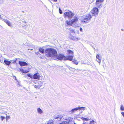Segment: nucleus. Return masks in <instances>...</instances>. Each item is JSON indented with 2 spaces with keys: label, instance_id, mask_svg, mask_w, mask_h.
Wrapping results in <instances>:
<instances>
[{
  "label": "nucleus",
  "instance_id": "nucleus-28",
  "mask_svg": "<svg viewBox=\"0 0 124 124\" xmlns=\"http://www.w3.org/2000/svg\"><path fill=\"white\" fill-rule=\"evenodd\" d=\"M59 12L60 14H62V10H61L60 8H59Z\"/></svg>",
  "mask_w": 124,
  "mask_h": 124
},
{
  "label": "nucleus",
  "instance_id": "nucleus-27",
  "mask_svg": "<svg viewBox=\"0 0 124 124\" xmlns=\"http://www.w3.org/2000/svg\"><path fill=\"white\" fill-rule=\"evenodd\" d=\"M0 117L2 121L5 118V117L3 116H1Z\"/></svg>",
  "mask_w": 124,
  "mask_h": 124
},
{
  "label": "nucleus",
  "instance_id": "nucleus-35",
  "mask_svg": "<svg viewBox=\"0 0 124 124\" xmlns=\"http://www.w3.org/2000/svg\"><path fill=\"white\" fill-rule=\"evenodd\" d=\"M1 16L0 15V18H1Z\"/></svg>",
  "mask_w": 124,
  "mask_h": 124
},
{
  "label": "nucleus",
  "instance_id": "nucleus-22",
  "mask_svg": "<svg viewBox=\"0 0 124 124\" xmlns=\"http://www.w3.org/2000/svg\"><path fill=\"white\" fill-rule=\"evenodd\" d=\"M89 124H95V122L93 120L90 121Z\"/></svg>",
  "mask_w": 124,
  "mask_h": 124
},
{
  "label": "nucleus",
  "instance_id": "nucleus-21",
  "mask_svg": "<svg viewBox=\"0 0 124 124\" xmlns=\"http://www.w3.org/2000/svg\"><path fill=\"white\" fill-rule=\"evenodd\" d=\"M27 75L30 78H31L32 79L33 75L29 73L28 74H27Z\"/></svg>",
  "mask_w": 124,
  "mask_h": 124
},
{
  "label": "nucleus",
  "instance_id": "nucleus-30",
  "mask_svg": "<svg viewBox=\"0 0 124 124\" xmlns=\"http://www.w3.org/2000/svg\"><path fill=\"white\" fill-rule=\"evenodd\" d=\"M121 114L124 117V112H122L121 113Z\"/></svg>",
  "mask_w": 124,
  "mask_h": 124
},
{
  "label": "nucleus",
  "instance_id": "nucleus-20",
  "mask_svg": "<svg viewBox=\"0 0 124 124\" xmlns=\"http://www.w3.org/2000/svg\"><path fill=\"white\" fill-rule=\"evenodd\" d=\"M20 70L22 72L24 73H26L28 72V71L24 70L23 69H21Z\"/></svg>",
  "mask_w": 124,
  "mask_h": 124
},
{
  "label": "nucleus",
  "instance_id": "nucleus-15",
  "mask_svg": "<svg viewBox=\"0 0 124 124\" xmlns=\"http://www.w3.org/2000/svg\"><path fill=\"white\" fill-rule=\"evenodd\" d=\"M39 51L42 54H44L45 52L44 49L42 48H40L39 49Z\"/></svg>",
  "mask_w": 124,
  "mask_h": 124
},
{
  "label": "nucleus",
  "instance_id": "nucleus-13",
  "mask_svg": "<svg viewBox=\"0 0 124 124\" xmlns=\"http://www.w3.org/2000/svg\"><path fill=\"white\" fill-rule=\"evenodd\" d=\"M4 62L5 64L7 66H9L11 63V62L10 61L5 59L4 60Z\"/></svg>",
  "mask_w": 124,
  "mask_h": 124
},
{
  "label": "nucleus",
  "instance_id": "nucleus-5",
  "mask_svg": "<svg viewBox=\"0 0 124 124\" xmlns=\"http://www.w3.org/2000/svg\"><path fill=\"white\" fill-rule=\"evenodd\" d=\"M92 13V16H96L97 15L98 13V9L96 7L93 8L91 11Z\"/></svg>",
  "mask_w": 124,
  "mask_h": 124
},
{
  "label": "nucleus",
  "instance_id": "nucleus-31",
  "mask_svg": "<svg viewBox=\"0 0 124 124\" xmlns=\"http://www.w3.org/2000/svg\"><path fill=\"white\" fill-rule=\"evenodd\" d=\"M80 31H82L83 30L81 28H80Z\"/></svg>",
  "mask_w": 124,
  "mask_h": 124
},
{
  "label": "nucleus",
  "instance_id": "nucleus-25",
  "mask_svg": "<svg viewBox=\"0 0 124 124\" xmlns=\"http://www.w3.org/2000/svg\"><path fill=\"white\" fill-rule=\"evenodd\" d=\"M10 117L9 116H7L6 117V121L7 120L9 119H10Z\"/></svg>",
  "mask_w": 124,
  "mask_h": 124
},
{
  "label": "nucleus",
  "instance_id": "nucleus-18",
  "mask_svg": "<svg viewBox=\"0 0 124 124\" xmlns=\"http://www.w3.org/2000/svg\"><path fill=\"white\" fill-rule=\"evenodd\" d=\"M37 111L38 113L41 114L42 113V111L40 108H37Z\"/></svg>",
  "mask_w": 124,
  "mask_h": 124
},
{
  "label": "nucleus",
  "instance_id": "nucleus-16",
  "mask_svg": "<svg viewBox=\"0 0 124 124\" xmlns=\"http://www.w3.org/2000/svg\"><path fill=\"white\" fill-rule=\"evenodd\" d=\"M62 118L61 116L59 115L55 117L54 118L55 119H58L59 120H61Z\"/></svg>",
  "mask_w": 124,
  "mask_h": 124
},
{
  "label": "nucleus",
  "instance_id": "nucleus-33",
  "mask_svg": "<svg viewBox=\"0 0 124 124\" xmlns=\"http://www.w3.org/2000/svg\"><path fill=\"white\" fill-rule=\"evenodd\" d=\"M54 1L56 2L57 1V0H53Z\"/></svg>",
  "mask_w": 124,
  "mask_h": 124
},
{
  "label": "nucleus",
  "instance_id": "nucleus-26",
  "mask_svg": "<svg viewBox=\"0 0 124 124\" xmlns=\"http://www.w3.org/2000/svg\"><path fill=\"white\" fill-rule=\"evenodd\" d=\"M48 124H53L52 121H49L48 123Z\"/></svg>",
  "mask_w": 124,
  "mask_h": 124
},
{
  "label": "nucleus",
  "instance_id": "nucleus-4",
  "mask_svg": "<svg viewBox=\"0 0 124 124\" xmlns=\"http://www.w3.org/2000/svg\"><path fill=\"white\" fill-rule=\"evenodd\" d=\"M74 14L70 11H68L65 12L64 14V16L65 18H72L74 16Z\"/></svg>",
  "mask_w": 124,
  "mask_h": 124
},
{
  "label": "nucleus",
  "instance_id": "nucleus-34",
  "mask_svg": "<svg viewBox=\"0 0 124 124\" xmlns=\"http://www.w3.org/2000/svg\"><path fill=\"white\" fill-rule=\"evenodd\" d=\"M76 40H78V38H76Z\"/></svg>",
  "mask_w": 124,
  "mask_h": 124
},
{
  "label": "nucleus",
  "instance_id": "nucleus-8",
  "mask_svg": "<svg viewBox=\"0 0 124 124\" xmlns=\"http://www.w3.org/2000/svg\"><path fill=\"white\" fill-rule=\"evenodd\" d=\"M40 76L39 74L38 73H35L33 76L32 79L39 80L40 78Z\"/></svg>",
  "mask_w": 124,
  "mask_h": 124
},
{
  "label": "nucleus",
  "instance_id": "nucleus-1",
  "mask_svg": "<svg viewBox=\"0 0 124 124\" xmlns=\"http://www.w3.org/2000/svg\"><path fill=\"white\" fill-rule=\"evenodd\" d=\"M46 56L47 57H56V58L60 60H61L64 58V55L61 54L57 55V52L54 49L52 48L46 49L45 51Z\"/></svg>",
  "mask_w": 124,
  "mask_h": 124
},
{
  "label": "nucleus",
  "instance_id": "nucleus-2",
  "mask_svg": "<svg viewBox=\"0 0 124 124\" xmlns=\"http://www.w3.org/2000/svg\"><path fill=\"white\" fill-rule=\"evenodd\" d=\"M79 18L78 16H74L72 20L71 21H66V23L68 25L70 26H73L74 27H76L78 26V22Z\"/></svg>",
  "mask_w": 124,
  "mask_h": 124
},
{
  "label": "nucleus",
  "instance_id": "nucleus-9",
  "mask_svg": "<svg viewBox=\"0 0 124 124\" xmlns=\"http://www.w3.org/2000/svg\"><path fill=\"white\" fill-rule=\"evenodd\" d=\"M18 63L21 66H27L28 65L27 63L25 62L19 61Z\"/></svg>",
  "mask_w": 124,
  "mask_h": 124
},
{
  "label": "nucleus",
  "instance_id": "nucleus-32",
  "mask_svg": "<svg viewBox=\"0 0 124 124\" xmlns=\"http://www.w3.org/2000/svg\"><path fill=\"white\" fill-rule=\"evenodd\" d=\"M34 87H35L36 88H37V85H35V86H34Z\"/></svg>",
  "mask_w": 124,
  "mask_h": 124
},
{
  "label": "nucleus",
  "instance_id": "nucleus-3",
  "mask_svg": "<svg viewBox=\"0 0 124 124\" xmlns=\"http://www.w3.org/2000/svg\"><path fill=\"white\" fill-rule=\"evenodd\" d=\"M83 18L82 20L81 21V22L88 23L90 21L92 17L91 15L89 14L85 15L83 16Z\"/></svg>",
  "mask_w": 124,
  "mask_h": 124
},
{
  "label": "nucleus",
  "instance_id": "nucleus-29",
  "mask_svg": "<svg viewBox=\"0 0 124 124\" xmlns=\"http://www.w3.org/2000/svg\"><path fill=\"white\" fill-rule=\"evenodd\" d=\"M70 31H71V32H73V33H74V31L73 30H70Z\"/></svg>",
  "mask_w": 124,
  "mask_h": 124
},
{
  "label": "nucleus",
  "instance_id": "nucleus-23",
  "mask_svg": "<svg viewBox=\"0 0 124 124\" xmlns=\"http://www.w3.org/2000/svg\"><path fill=\"white\" fill-rule=\"evenodd\" d=\"M120 109L122 111L124 110V107L122 105H121V106Z\"/></svg>",
  "mask_w": 124,
  "mask_h": 124
},
{
  "label": "nucleus",
  "instance_id": "nucleus-7",
  "mask_svg": "<svg viewBox=\"0 0 124 124\" xmlns=\"http://www.w3.org/2000/svg\"><path fill=\"white\" fill-rule=\"evenodd\" d=\"M85 108L84 107H78L76 108H74L72 109L71 110L72 113H73L74 111L77 110H84L85 109Z\"/></svg>",
  "mask_w": 124,
  "mask_h": 124
},
{
  "label": "nucleus",
  "instance_id": "nucleus-17",
  "mask_svg": "<svg viewBox=\"0 0 124 124\" xmlns=\"http://www.w3.org/2000/svg\"><path fill=\"white\" fill-rule=\"evenodd\" d=\"M67 52L68 53V54H73V52L71 50H68L67 51Z\"/></svg>",
  "mask_w": 124,
  "mask_h": 124
},
{
  "label": "nucleus",
  "instance_id": "nucleus-10",
  "mask_svg": "<svg viewBox=\"0 0 124 124\" xmlns=\"http://www.w3.org/2000/svg\"><path fill=\"white\" fill-rule=\"evenodd\" d=\"M96 59H97L98 60H97V61L99 63V64H100L101 60V56H100L99 54H97L96 55Z\"/></svg>",
  "mask_w": 124,
  "mask_h": 124
},
{
  "label": "nucleus",
  "instance_id": "nucleus-6",
  "mask_svg": "<svg viewBox=\"0 0 124 124\" xmlns=\"http://www.w3.org/2000/svg\"><path fill=\"white\" fill-rule=\"evenodd\" d=\"M104 0H96L95 4L97 7L99 8L101 6V2Z\"/></svg>",
  "mask_w": 124,
  "mask_h": 124
},
{
  "label": "nucleus",
  "instance_id": "nucleus-24",
  "mask_svg": "<svg viewBox=\"0 0 124 124\" xmlns=\"http://www.w3.org/2000/svg\"><path fill=\"white\" fill-rule=\"evenodd\" d=\"M19 59V58H16L15 59V60H14L13 63H16V61L18 59Z\"/></svg>",
  "mask_w": 124,
  "mask_h": 124
},
{
  "label": "nucleus",
  "instance_id": "nucleus-12",
  "mask_svg": "<svg viewBox=\"0 0 124 124\" xmlns=\"http://www.w3.org/2000/svg\"><path fill=\"white\" fill-rule=\"evenodd\" d=\"M4 21L6 23V24L9 26H12L11 23L9 22V21L7 19H4Z\"/></svg>",
  "mask_w": 124,
  "mask_h": 124
},
{
  "label": "nucleus",
  "instance_id": "nucleus-14",
  "mask_svg": "<svg viewBox=\"0 0 124 124\" xmlns=\"http://www.w3.org/2000/svg\"><path fill=\"white\" fill-rule=\"evenodd\" d=\"M80 118L84 121H88L89 120L88 118H85L83 116L81 117Z\"/></svg>",
  "mask_w": 124,
  "mask_h": 124
},
{
  "label": "nucleus",
  "instance_id": "nucleus-19",
  "mask_svg": "<svg viewBox=\"0 0 124 124\" xmlns=\"http://www.w3.org/2000/svg\"><path fill=\"white\" fill-rule=\"evenodd\" d=\"M72 60V61L75 64L77 65L78 64V62L77 61V60H75V59Z\"/></svg>",
  "mask_w": 124,
  "mask_h": 124
},
{
  "label": "nucleus",
  "instance_id": "nucleus-11",
  "mask_svg": "<svg viewBox=\"0 0 124 124\" xmlns=\"http://www.w3.org/2000/svg\"><path fill=\"white\" fill-rule=\"evenodd\" d=\"M73 56H68L67 57L65 56L64 60L71 61L72 60Z\"/></svg>",
  "mask_w": 124,
  "mask_h": 124
}]
</instances>
